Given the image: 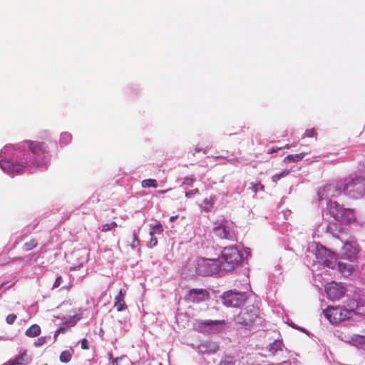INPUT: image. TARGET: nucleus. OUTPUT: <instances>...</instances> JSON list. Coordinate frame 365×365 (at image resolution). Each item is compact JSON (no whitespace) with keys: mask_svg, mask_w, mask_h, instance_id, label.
Segmentation results:
<instances>
[{"mask_svg":"<svg viewBox=\"0 0 365 365\" xmlns=\"http://www.w3.org/2000/svg\"><path fill=\"white\" fill-rule=\"evenodd\" d=\"M349 308L343 307H328L323 310L325 317L331 323L337 324L352 317L353 314H364L365 304L356 299H351L348 303Z\"/></svg>","mask_w":365,"mask_h":365,"instance_id":"f257e3e1","label":"nucleus"},{"mask_svg":"<svg viewBox=\"0 0 365 365\" xmlns=\"http://www.w3.org/2000/svg\"><path fill=\"white\" fill-rule=\"evenodd\" d=\"M365 183L363 180L359 179H346L342 181L337 182L336 185H327L323 187V195L325 197H333L339 195L341 192H361L364 189Z\"/></svg>","mask_w":365,"mask_h":365,"instance_id":"f03ea898","label":"nucleus"},{"mask_svg":"<svg viewBox=\"0 0 365 365\" xmlns=\"http://www.w3.org/2000/svg\"><path fill=\"white\" fill-rule=\"evenodd\" d=\"M237 322L246 329L261 326L263 319L260 316L259 309L255 305H248L236 317Z\"/></svg>","mask_w":365,"mask_h":365,"instance_id":"7ed1b4c3","label":"nucleus"},{"mask_svg":"<svg viewBox=\"0 0 365 365\" xmlns=\"http://www.w3.org/2000/svg\"><path fill=\"white\" fill-rule=\"evenodd\" d=\"M242 259V255L237 248L229 247L224 248L221 256L217 259L220 262V269L225 271H232L240 265Z\"/></svg>","mask_w":365,"mask_h":365,"instance_id":"20e7f679","label":"nucleus"},{"mask_svg":"<svg viewBox=\"0 0 365 365\" xmlns=\"http://www.w3.org/2000/svg\"><path fill=\"white\" fill-rule=\"evenodd\" d=\"M329 213L338 222L349 225L356 221L354 210L344 208L336 201L329 200L327 204Z\"/></svg>","mask_w":365,"mask_h":365,"instance_id":"39448f33","label":"nucleus"},{"mask_svg":"<svg viewBox=\"0 0 365 365\" xmlns=\"http://www.w3.org/2000/svg\"><path fill=\"white\" fill-rule=\"evenodd\" d=\"M220 260L217 259L200 257L195 262V272L199 275H212L220 269Z\"/></svg>","mask_w":365,"mask_h":365,"instance_id":"423d86ee","label":"nucleus"},{"mask_svg":"<svg viewBox=\"0 0 365 365\" xmlns=\"http://www.w3.org/2000/svg\"><path fill=\"white\" fill-rule=\"evenodd\" d=\"M247 299L245 292H225L222 296V304L226 307H238L242 305Z\"/></svg>","mask_w":365,"mask_h":365,"instance_id":"0eeeda50","label":"nucleus"},{"mask_svg":"<svg viewBox=\"0 0 365 365\" xmlns=\"http://www.w3.org/2000/svg\"><path fill=\"white\" fill-rule=\"evenodd\" d=\"M27 145L30 151L36 158H40L41 162H35L34 165L39 166L44 163L46 154L48 153V147L44 142L38 140H26L24 142Z\"/></svg>","mask_w":365,"mask_h":365,"instance_id":"6e6552de","label":"nucleus"},{"mask_svg":"<svg viewBox=\"0 0 365 365\" xmlns=\"http://www.w3.org/2000/svg\"><path fill=\"white\" fill-rule=\"evenodd\" d=\"M316 259L319 264L327 267L334 269L336 264V258L334 252L322 246L316 251Z\"/></svg>","mask_w":365,"mask_h":365,"instance_id":"1a4fd4ad","label":"nucleus"},{"mask_svg":"<svg viewBox=\"0 0 365 365\" xmlns=\"http://www.w3.org/2000/svg\"><path fill=\"white\" fill-rule=\"evenodd\" d=\"M210 293L205 289H191L185 296V300L192 304H200L208 300Z\"/></svg>","mask_w":365,"mask_h":365,"instance_id":"9d476101","label":"nucleus"},{"mask_svg":"<svg viewBox=\"0 0 365 365\" xmlns=\"http://www.w3.org/2000/svg\"><path fill=\"white\" fill-rule=\"evenodd\" d=\"M325 290L327 297L332 301L339 300L346 292L345 287L341 283L335 282L328 283L325 287Z\"/></svg>","mask_w":365,"mask_h":365,"instance_id":"9b49d317","label":"nucleus"},{"mask_svg":"<svg viewBox=\"0 0 365 365\" xmlns=\"http://www.w3.org/2000/svg\"><path fill=\"white\" fill-rule=\"evenodd\" d=\"M215 235L220 239H226L228 240H235V234L234 231L228 226L227 220H223L219 225L213 228Z\"/></svg>","mask_w":365,"mask_h":365,"instance_id":"f8f14e48","label":"nucleus"},{"mask_svg":"<svg viewBox=\"0 0 365 365\" xmlns=\"http://www.w3.org/2000/svg\"><path fill=\"white\" fill-rule=\"evenodd\" d=\"M26 166V163H14L11 160H1L0 167L8 173H19Z\"/></svg>","mask_w":365,"mask_h":365,"instance_id":"ddd939ff","label":"nucleus"},{"mask_svg":"<svg viewBox=\"0 0 365 365\" xmlns=\"http://www.w3.org/2000/svg\"><path fill=\"white\" fill-rule=\"evenodd\" d=\"M32 361V358L25 350L14 359L8 361L5 365H28Z\"/></svg>","mask_w":365,"mask_h":365,"instance_id":"4468645a","label":"nucleus"},{"mask_svg":"<svg viewBox=\"0 0 365 365\" xmlns=\"http://www.w3.org/2000/svg\"><path fill=\"white\" fill-rule=\"evenodd\" d=\"M356 255V250L354 249L351 244L346 243L343 247V253L342 256L344 258L349 259V261H353Z\"/></svg>","mask_w":365,"mask_h":365,"instance_id":"2eb2a0df","label":"nucleus"},{"mask_svg":"<svg viewBox=\"0 0 365 365\" xmlns=\"http://www.w3.org/2000/svg\"><path fill=\"white\" fill-rule=\"evenodd\" d=\"M338 268L340 273L346 277L351 275L353 272V266L343 262H339Z\"/></svg>","mask_w":365,"mask_h":365,"instance_id":"dca6fc26","label":"nucleus"},{"mask_svg":"<svg viewBox=\"0 0 365 365\" xmlns=\"http://www.w3.org/2000/svg\"><path fill=\"white\" fill-rule=\"evenodd\" d=\"M220 324H225V321H218V320H207V321H201L197 323V327L199 330H202L204 326L207 327H213L217 326Z\"/></svg>","mask_w":365,"mask_h":365,"instance_id":"f3484780","label":"nucleus"},{"mask_svg":"<svg viewBox=\"0 0 365 365\" xmlns=\"http://www.w3.org/2000/svg\"><path fill=\"white\" fill-rule=\"evenodd\" d=\"M215 204V200L212 197H206L204 199L201 208L206 212H210Z\"/></svg>","mask_w":365,"mask_h":365,"instance_id":"a211bd4d","label":"nucleus"},{"mask_svg":"<svg viewBox=\"0 0 365 365\" xmlns=\"http://www.w3.org/2000/svg\"><path fill=\"white\" fill-rule=\"evenodd\" d=\"M26 335L29 337H35L41 334V328L38 324H33L26 331Z\"/></svg>","mask_w":365,"mask_h":365,"instance_id":"6ab92c4d","label":"nucleus"},{"mask_svg":"<svg viewBox=\"0 0 365 365\" xmlns=\"http://www.w3.org/2000/svg\"><path fill=\"white\" fill-rule=\"evenodd\" d=\"M114 307L116 309L118 312H122L127 309V305L125 302L123 298H120V297H115L114 302Z\"/></svg>","mask_w":365,"mask_h":365,"instance_id":"aec40b11","label":"nucleus"},{"mask_svg":"<svg viewBox=\"0 0 365 365\" xmlns=\"http://www.w3.org/2000/svg\"><path fill=\"white\" fill-rule=\"evenodd\" d=\"M112 364L113 365H134L127 356H123L113 359Z\"/></svg>","mask_w":365,"mask_h":365,"instance_id":"412c9836","label":"nucleus"},{"mask_svg":"<svg viewBox=\"0 0 365 365\" xmlns=\"http://www.w3.org/2000/svg\"><path fill=\"white\" fill-rule=\"evenodd\" d=\"M73 350L72 349L65 350L60 354L59 359L62 363H68L71 360Z\"/></svg>","mask_w":365,"mask_h":365,"instance_id":"4be33fe9","label":"nucleus"},{"mask_svg":"<svg viewBox=\"0 0 365 365\" xmlns=\"http://www.w3.org/2000/svg\"><path fill=\"white\" fill-rule=\"evenodd\" d=\"M306 153L302 152L296 155L289 154L284 158V162H298L304 158Z\"/></svg>","mask_w":365,"mask_h":365,"instance_id":"5701e85b","label":"nucleus"},{"mask_svg":"<svg viewBox=\"0 0 365 365\" xmlns=\"http://www.w3.org/2000/svg\"><path fill=\"white\" fill-rule=\"evenodd\" d=\"M37 245H38L37 240L34 238H32L30 240H29L28 242H26L23 245L22 247L25 251L28 252V251H30V250L34 249L35 247H36Z\"/></svg>","mask_w":365,"mask_h":365,"instance_id":"b1692460","label":"nucleus"},{"mask_svg":"<svg viewBox=\"0 0 365 365\" xmlns=\"http://www.w3.org/2000/svg\"><path fill=\"white\" fill-rule=\"evenodd\" d=\"M218 365H235V358L230 355L225 356Z\"/></svg>","mask_w":365,"mask_h":365,"instance_id":"393cba45","label":"nucleus"},{"mask_svg":"<svg viewBox=\"0 0 365 365\" xmlns=\"http://www.w3.org/2000/svg\"><path fill=\"white\" fill-rule=\"evenodd\" d=\"M141 185L143 187H154L156 188L158 187L157 181L154 179H146L143 180L141 182Z\"/></svg>","mask_w":365,"mask_h":365,"instance_id":"a878e982","label":"nucleus"},{"mask_svg":"<svg viewBox=\"0 0 365 365\" xmlns=\"http://www.w3.org/2000/svg\"><path fill=\"white\" fill-rule=\"evenodd\" d=\"M72 140V136L68 133H63L61 135L60 138V143L61 145H66L68 144Z\"/></svg>","mask_w":365,"mask_h":365,"instance_id":"bb28decb","label":"nucleus"},{"mask_svg":"<svg viewBox=\"0 0 365 365\" xmlns=\"http://www.w3.org/2000/svg\"><path fill=\"white\" fill-rule=\"evenodd\" d=\"M118 226L115 222H111L110 223H106L101 226V232H106L110 231V230Z\"/></svg>","mask_w":365,"mask_h":365,"instance_id":"cd10ccee","label":"nucleus"},{"mask_svg":"<svg viewBox=\"0 0 365 365\" xmlns=\"http://www.w3.org/2000/svg\"><path fill=\"white\" fill-rule=\"evenodd\" d=\"M289 170H285L282 171L280 173L276 174L272 176V179L274 182H277L278 180H279L282 178L287 175L289 173Z\"/></svg>","mask_w":365,"mask_h":365,"instance_id":"c85d7f7f","label":"nucleus"},{"mask_svg":"<svg viewBox=\"0 0 365 365\" xmlns=\"http://www.w3.org/2000/svg\"><path fill=\"white\" fill-rule=\"evenodd\" d=\"M150 240L147 242V245L148 247L150 248H152L155 246L157 245L158 244V240L157 238L154 236L153 235V232H150Z\"/></svg>","mask_w":365,"mask_h":365,"instance_id":"c756f323","label":"nucleus"},{"mask_svg":"<svg viewBox=\"0 0 365 365\" xmlns=\"http://www.w3.org/2000/svg\"><path fill=\"white\" fill-rule=\"evenodd\" d=\"M304 136L307 138H317V132L314 128L307 129L305 130Z\"/></svg>","mask_w":365,"mask_h":365,"instance_id":"7c9ffc66","label":"nucleus"},{"mask_svg":"<svg viewBox=\"0 0 365 365\" xmlns=\"http://www.w3.org/2000/svg\"><path fill=\"white\" fill-rule=\"evenodd\" d=\"M251 189L254 192H257L259 190L263 191L264 190V187L261 183H253L251 184Z\"/></svg>","mask_w":365,"mask_h":365,"instance_id":"2f4dec72","label":"nucleus"},{"mask_svg":"<svg viewBox=\"0 0 365 365\" xmlns=\"http://www.w3.org/2000/svg\"><path fill=\"white\" fill-rule=\"evenodd\" d=\"M140 245V240L138 238L137 234L135 232L133 233V242L131 244V247L133 249L137 248Z\"/></svg>","mask_w":365,"mask_h":365,"instance_id":"473e14b6","label":"nucleus"},{"mask_svg":"<svg viewBox=\"0 0 365 365\" xmlns=\"http://www.w3.org/2000/svg\"><path fill=\"white\" fill-rule=\"evenodd\" d=\"M353 340L359 344L365 345V336L354 335Z\"/></svg>","mask_w":365,"mask_h":365,"instance_id":"72a5a7b5","label":"nucleus"},{"mask_svg":"<svg viewBox=\"0 0 365 365\" xmlns=\"http://www.w3.org/2000/svg\"><path fill=\"white\" fill-rule=\"evenodd\" d=\"M163 231V227L160 224H158L153 227V230L151 232H153V235L155 233L157 234H161Z\"/></svg>","mask_w":365,"mask_h":365,"instance_id":"f704fd0d","label":"nucleus"},{"mask_svg":"<svg viewBox=\"0 0 365 365\" xmlns=\"http://www.w3.org/2000/svg\"><path fill=\"white\" fill-rule=\"evenodd\" d=\"M16 315L14 314H11L6 317V320L9 324H12L14 322V321L16 320Z\"/></svg>","mask_w":365,"mask_h":365,"instance_id":"c9c22d12","label":"nucleus"},{"mask_svg":"<svg viewBox=\"0 0 365 365\" xmlns=\"http://www.w3.org/2000/svg\"><path fill=\"white\" fill-rule=\"evenodd\" d=\"M46 343V338L43 336L39 337L36 339V341L34 342V345L36 346H42Z\"/></svg>","mask_w":365,"mask_h":365,"instance_id":"e433bc0d","label":"nucleus"},{"mask_svg":"<svg viewBox=\"0 0 365 365\" xmlns=\"http://www.w3.org/2000/svg\"><path fill=\"white\" fill-rule=\"evenodd\" d=\"M199 193V190L198 189L195 188V189H193L189 192H185V196L187 197H191L192 196L196 195V194H198Z\"/></svg>","mask_w":365,"mask_h":365,"instance_id":"4c0bfd02","label":"nucleus"},{"mask_svg":"<svg viewBox=\"0 0 365 365\" xmlns=\"http://www.w3.org/2000/svg\"><path fill=\"white\" fill-rule=\"evenodd\" d=\"M200 151H202L204 154H206L207 153V148L202 149V148H195L194 150H191V154L192 156H195V153L197 152H200Z\"/></svg>","mask_w":365,"mask_h":365,"instance_id":"58836bf2","label":"nucleus"},{"mask_svg":"<svg viewBox=\"0 0 365 365\" xmlns=\"http://www.w3.org/2000/svg\"><path fill=\"white\" fill-rule=\"evenodd\" d=\"M195 179L193 178H185L183 180L184 185H192Z\"/></svg>","mask_w":365,"mask_h":365,"instance_id":"ea45409f","label":"nucleus"},{"mask_svg":"<svg viewBox=\"0 0 365 365\" xmlns=\"http://www.w3.org/2000/svg\"><path fill=\"white\" fill-rule=\"evenodd\" d=\"M81 346L82 349H89L88 342L86 339H83L81 340Z\"/></svg>","mask_w":365,"mask_h":365,"instance_id":"a19ab883","label":"nucleus"},{"mask_svg":"<svg viewBox=\"0 0 365 365\" xmlns=\"http://www.w3.org/2000/svg\"><path fill=\"white\" fill-rule=\"evenodd\" d=\"M61 282H62V277L59 276L56 279V280L53 283V287L56 288V287H59L61 285Z\"/></svg>","mask_w":365,"mask_h":365,"instance_id":"79ce46f5","label":"nucleus"},{"mask_svg":"<svg viewBox=\"0 0 365 365\" xmlns=\"http://www.w3.org/2000/svg\"><path fill=\"white\" fill-rule=\"evenodd\" d=\"M125 295V291L123 292L122 289H120L119 291L118 294L116 297H120V298H123L124 299Z\"/></svg>","mask_w":365,"mask_h":365,"instance_id":"37998d69","label":"nucleus"},{"mask_svg":"<svg viewBox=\"0 0 365 365\" xmlns=\"http://www.w3.org/2000/svg\"><path fill=\"white\" fill-rule=\"evenodd\" d=\"M280 149V148H271V149H269L267 153L268 154H272L277 150H279Z\"/></svg>","mask_w":365,"mask_h":365,"instance_id":"c03bdc74","label":"nucleus"},{"mask_svg":"<svg viewBox=\"0 0 365 365\" xmlns=\"http://www.w3.org/2000/svg\"><path fill=\"white\" fill-rule=\"evenodd\" d=\"M57 330H58V333H63V334H64L67 331V329L65 328V327H60Z\"/></svg>","mask_w":365,"mask_h":365,"instance_id":"a18cd8bd","label":"nucleus"},{"mask_svg":"<svg viewBox=\"0 0 365 365\" xmlns=\"http://www.w3.org/2000/svg\"><path fill=\"white\" fill-rule=\"evenodd\" d=\"M327 230L329 231L331 233H332L333 235H334V230H333V227H332V225H329L328 227H327Z\"/></svg>","mask_w":365,"mask_h":365,"instance_id":"49530a36","label":"nucleus"},{"mask_svg":"<svg viewBox=\"0 0 365 365\" xmlns=\"http://www.w3.org/2000/svg\"><path fill=\"white\" fill-rule=\"evenodd\" d=\"M178 217V215L172 216V217H170V222H174Z\"/></svg>","mask_w":365,"mask_h":365,"instance_id":"de8ad7c7","label":"nucleus"},{"mask_svg":"<svg viewBox=\"0 0 365 365\" xmlns=\"http://www.w3.org/2000/svg\"><path fill=\"white\" fill-rule=\"evenodd\" d=\"M60 334H61V333H58V330H56V331H55V334H54V339H55V341L56 340V339H57L58 336Z\"/></svg>","mask_w":365,"mask_h":365,"instance_id":"09e8293b","label":"nucleus"},{"mask_svg":"<svg viewBox=\"0 0 365 365\" xmlns=\"http://www.w3.org/2000/svg\"><path fill=\"white\" fill-rule=\"evenodd\" d=\"M218 349V346H215V348L213 349V351L212 352L215 353L216 352V351Z\"/></svg>","mask_w":365,"mask_h":365,"instance_id":"8fccbe9b","label":"nucleus"},{"mask_svg":"<svg viewBox=\"0 0 365 365\" xmlns=\"http://www.w3.org/2000/svg\"><path fill=\"white\" fill-rule=\"evenodd\" d=\"M165 192H166V190H158V192L159 194H163V193H165Z\"/></svg>","mask_w":365,"mask_h":365,"instance_id":"3c124183","label":"nucleus"},{"mask_svg":"<svg viewBox=\"0 0 365 365\" xmlns=\"http://www.w3.org/2000/svg\"><path fill=\"white\" fill-rule=\"evenodd\" d=\"M284 147L287 148H289V145H286Z\"/></svg>","mask_w":365,"mask_h":365,"instance_id":"603ef678","label":"nucleus"},{"mask_svg":"<svg viewBox=\"0 0 365 365\" xmlns=\"http://www.w3.org/2000/svg\"><path fill=\"white\" fill-rule=\"evenodd\" d=\"M3 286V284L0 285V288Z\"/></svg>","mask_w":365,"mask_h":365,"instance_id":"864d4df0","label":"nucleus"}]
</instances>
